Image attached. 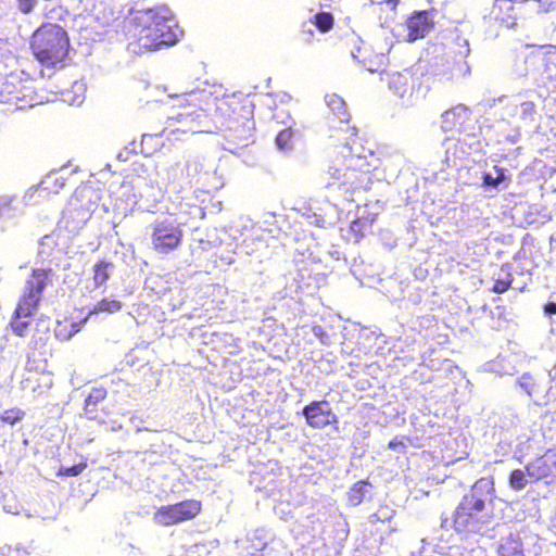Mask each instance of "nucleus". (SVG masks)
I'll return each instance as SVG.
<instances>
[{
	"instance_id": "nucleus-5",
	"label": "nucleus",
	"mask_w": 556,
	"mask_h": 556,
	"mask_svg": "<svg viewBox=\"0 0 556 556\" xmlns=\"http://www.w3.org/2000/svg\"><path fill=\"white\" fill-rule=\"evenodd\" d=\"M53 271L51 268L34 269L25 282L23 295L14 313V319L11 321L13 332L23 337L28 327V321L23 320L31 316L36 311L43 289L52 282Z\"/></svg>"
},
{
	"instance_id": "nucleus-12",
	"label": "nucleus",
	"mask_w": 556,
	"mask_h": 556,
	"mask_svg": "<svg viewBox=\"0 0 556 556\" xmlns=\"http://www.w3.org/2000/svg\"><path fill=\"white\" fill-rule=\"evenodd\" d=\"M528 477L533 481H556V447L548 448L543 455L535 457L526 465Z\"/></svg>"
},
{
	"instance_id": "nucleus-36",
	"label": "nucleus",
	"mask_w": 556,
	"mask_h": 556,
	"mask_svg": "<svg viewBox=\"0 0 556 556\" xmlns=\"http://www.w3.org/2000/svg\"><path fill=\"white\" fill-rule=\"evenodd\" d=\"M23 417V412L21 409L12 408L3 412L1 419L2 421L14 425L16 421L21 420Z\"/></svg>"
},
{
	"instance_id": "nucleus-42",
	"label": "nucleus",
	"mask_w": 556,
	"mask_h": 556,
	"mask_svg": "<svg viewBox=\"0 0 556 556\" xmlns=\"http://www.w3.org/2000/svg\"><path fill=\"white\" fill-rule=\"evenodd\" d=\"M389 447L395 452L402 453L406 446L402 441L393 439L389 442Z\"/></svg>"
},
{
	"instance_id": "nucleus-47",
	"label": "nucleus",
	"mask_w": 556,
	"mask_h": 556,
	"mask_svg": "<svg viewBox=\"0 0 556 556\" xmlns=\"http://www.w3.org/2000/svg\"><path fill=\"white\" fill-rule=\"evenodd\" d=\"M549 377L552 380H556V365L549 370Z\"/></svg>"
},
{
	"instance_id": "nucleus-30",
	"label": "nucleus",
	"mask_w": 556,
	"mask_h": 556,
	"mask_svg": "<svg viewBox=\"0 0 556 556\" xmlns=\"http://www.w3.org/2000/svg\"><path fill=\"white\" fill-rule=\"evenodd\" d=\"M516 383L530 397H533L538 393L539 386L530 374H523L517 379Z\"/></svg>"
},
{
	"instance_id": "nucleus-40",
	"label": "nucleus",
	"mask_w": 556,
	"mask_h": 556,
	"mask_svg": "<svg viewBox=\"0 0 556 556\" xmlns=\"http://www.w3.org/2000/svg\"><path fill=\"white\" fill-rule=\"evenodd\" d=\"M52 384H53V380H52L51 375H49V374L42 375L40 378V381L38 383V387L34 388L33 390H34V392L38 391V394H41L45 391L49 390L52 387Z\"/></svg>"
},
{
	"instance_id": "nucleus-32",
	"label": "nucleus",
	"mask_w": 556,
	"mask_h": 556,
	"mask_svg": "<svg viewBox=\"0 0 556 556\" xmlns=\"http://www.w3.org/2000/svg\"><path fill=\"white\" fill-rule=\"evenodd\" d=\"M527 470L523 471L521 469H515L510 472L509 476V485L514 490H522L527 484Z\"/></svg>"
},
{
	"instance_id": "nucleus-48",
	"label": "nucleus",
	"mask_w": 556,
	"mask_h": 556,
	"mask_svg": "<svg viewBox=\"0 0 556 556\" xmlns=\"http://www.w3.org/2000/svg\"><path fill=\"white\" fill-rule=\"evenodd\" d=\"M370 520H371V521H375V520H379V518L377 517V515H376V514H372V515L370 516Z\"/></svg>"
},
{
	"instance_id": "nucleus-24",
	"label": "nucleus",
	"mask_w": 556,
	"mask_h": 556,
	"mask_svg": "<svg viewBox=\"0 0 556 556\" xmlns=\"http://www.w3.org/2000/svg\"><path fill=\"white\" fill-rule=\"evenodd\" d=\"M106 397V390L103 388H94L91 390L89 395L85 401V412L89 419H97V409L96 406L98 403L103 401Z\"/></svg>"
},
{
	"instance_id": "nucleus-49",
	"label": "nucleus",
	"mask_w": 556,
	"mask_h": 556,
	"mask_svg": "<svg viewBox=\"0 0 556 556\" xmlns=\"http://www.w3.org/2000/svg\"><path fill=\"white\" fill-rule=\"evenodd\" d=\"M4 509L8 511V513H12V514H17V511H13L11 508H9L8 506H4Z\"/></svg>"
},
{
	"instance_id": "nucleus-43",
	"label": "nucleus",
	"mask_w": 556,
	"mask_h": 556,
	"mask_svg": "<svg viewBox=\"0 0 556 556\" xmlns=\"http://www.w3.org/2000/svg\"><path fill=\"white\" fill-rule=\"evenodd\" d=\"M71 328H72V329H71V331L68 332V334H67V336H63L61 331H58V332H56V336H58V337H63V339H70V338H72L75 333H77V332L79 331V329H78V327H77V325H76L75 323H72V324H71Z\"/></svg>"
},
{
	"instance_id": "nucleus-27",
	"label": "nucleus",
	"mask_w": 556,
	"mask_h": 556,
	"mask_svg": "<svg viewBox=\"0 0 556 556\" xmlns=\"http://www.w3.org/2000/svg\"><path fill=\"white\" fill-rule=\"evenodd\" d=\"M113 264L109 262H99L93 267V282L96 287H101L110 278L113 271Z\"/></svg>"
},
{
	"instance_id": "nucleus-23",
	"label": "nucleus",
	"mask_w": 556,
	"mask_h": 556,
	"mask_svg": "<svg viewBox=\"0 0 556 556\" xmlns=\"http://www.w3.org/2000/svg\"><path fill=\"white\" fill-rule=\"evenodd\" d=\"M248 553L253 556L256 552L263 551L267 546L268 533L265 529H256L248 535Z\"/></svg>"
},
{
	"instance_id": "nucleus-13",
	"label": "nucleus",
	"mask_w": 556,
	"mask_h": 556,
	"mask_svg": "<svg viewBox=\"0 0 556 556\" xmlns=\"http://www.w3.org/2000/svg\"><path fill=\"white\" fill-rule=\"evenodd\" d=\"M302 414L307 425L315 429H321L337 421V416L327 401L312 402L303 408Z\"/></svg>"
},
{
	"instance_id": "nucleus-7",
	"label": "nucleus",
	"mask_w": 556,
	"mask_h": 556,
	"mask_svg": "<svg viewBox=\"0 0 556 556\" xmlns=\"http://www.w3.org/2000/svg\"><path fill=\"white\" fill-rule=\"evenodd\" d=\"M172 132H212L211 121L205 111L194 103H187L173 110L167 116L166 127Z\"/></svg>"
},
{
	"instance_id": "nucleus-29",
	"label": "nucleus",
	"mask_w": 556,
	"mask_h": 556,
	"mask_svg": "<svg viewBox=\"0 0 556 556\" xmlns=\"http://www.w3.org/2000/svg\"><path fill=\"white\" fill-rule=\"evenodd\" d=\"M122 303L115 299H102L89 311V316L99 313L113 314L122 309Z\"/></svg>"
},
{
	"instance_id": "nucleus-19",
	"label": "nucleus",
	"mask_w": 556,
	"mask_h": 556,
	"mask_svg": "<svg viewBox=\"0 0 556 556\" xmlns=\"http://www.w3.org/2000/svg\"><path fill=\"white\" fill-rule=\"evenodd\" d=\"M462 41V49L458 52L459 59L455 60L451 66H448L447 72H444L442 75L447 80H453L456 78H459L462 76H465L469 72V66L467 62L465 61V58L469 54V43L466 39H459Z\"/></svg>"
},
{
	"instance_id": "nucleus-4",
	"label": "nucleus",
	"mask_w": 556,
	"mask_h": 556,
	"mask_svg": "<svg viewBox=\"0 0 556 556\" xmlns=\"http://www.w3.org/2000/svg\"><path fill=\"white\" fill-rule=\"evenodd\" d=\"M31 49L36 59L47 67H62L70 50L66 30L56 24H45L33 35Z\"/></svg>"
},
{
	"instance_id": "nucleus-31",
	"label": "nucleus",
	"mask_w": 556,
	"mask_h": 556,
	"mask_svg": "<svg viewBox=\"0 0 556 556\" xmlns=\"http://www.w3.org/2000/svg\"><path fill=\"white\" fill-rule=\"evenodd\" d=\"M313 23L321 33H326L333 26V16L328 12H319L315 14Z\"/></svg>"
},
{
	"instance_id": "nucleus-3",
	"label": "nucleus",
	"mask_w": 556,
	"mask_h": 556,
	"mask_svg": "<svg viewBox=\"0 0 556 556\" xmlns=\"http://www.w3.org/2000/svg\"><path fill=\"white\" fill-rule=\"evenodd\" d=\"M129 34L140 50H157L177 42L181 34L170 9L160 5L137 11L129 20Z\"/></svg>"
},
{
	"instance_id": "nucleus-28",
	"label": "nucleus",
	"mask_w": 556,
	"mask_h": 556,
	"mask_svg": "<svg viewBox=\"0 0 556 556\" xmlns=\"http://www.w3.org/2000/svg\"><path fill=\"white\" fill-rule=\"evenodd\" d=\"M371 485L367 481L356 482L349 492V502L353 506H357L362 503L366 494L369 493Z\"/></svg>"
},
{
	"instance_id": "nucleus-8",
	"label": "nucleus",
	"mask_w": 556,
	"mask_h": 556,
	"mask_svg": "<svg viewBox=\"0 0 556 556\" xmlns=\"http://www.w3.org/2000/svg\"><path fill=\"white\" fill-rule=\"evenodd\" d=\"M510 74L515 78L528 77L535 85L545 84L552 78L546 56L540 51H522L516 54Z\"/></svg>"
},
{
	"instance_id": "nucleus-34",
	"label": "nucleus",
	"mask_w": 556,
	"mask_h": 556,
	"mask_svg": "<svg viewBox=\"0 0 556 556\" xmlns=\"http://www.w3.org/2000/svg\"><path fill=\"white\" fill-rule=\"evenodd\" d=\"M53 245L54 239L52 236H45L41 238L39 241L38 255L42 261H47L50 257Z\"/></svg>"
},
{
	"instance_id": "nucleus-20",
	"label": "nucleus",
	"mask_w": 556,
	"mask_h": 556,
	"mask_svg": "<svg viewBox=\"0 0 556 556\" xmlns=\"http://www.w3.org/2000/svg\"><path fill=\"white\" fill-rule=\"evenodd\" d=\"M496 556H525L523 544L519 533L510 532L500 540Z\"/></svg>"
},
{
	"instance_id": "nucleus-44",
	"label": "nucleus",
	"mask_w": 556,
	"mask_h": 556,
	"mask_svg": "<svg viewBox=\"0 0 556 556\" xmlns=\"http://www.w3.org/2000/svg\"><path fill=\"white\" fill-rule=\"evenodd\" d=\"M372 4H382L388 3L391 5L392 9L396 7L397 0H370Z\"/></svg>"
},
{
	"instance_id": "nucleus-45",
	"label": "nucleus",
	"mask_w": 556,
	"mask_h": 556,
	"mask_svg": "<svg viewBox=\"0 0 556 556\" xmlns=\"http://www.w3.org/2000/svg\"><path fill=\"white\" fill-rule=\"evenodd\" d=\"M545 313L548 315L556 314V303H547L545 305Z\"/></svg>"
},
{
	"instance_id": "nucleus-14",
	"label": "nucleus",
	"mask_w": 556,
	"mask_h": 556,
	"mask_svg": "<svg viewBox=\"0 0 556 556\" xmlns=\"http://www.w3.org/2000/svg\"><path fill=\"white\" fill-rule=\"evenodd\" d=\"M433 18L428 11L415 12L406 23L407 26V40L415 41L426 37L433 28Z\"/></svg>"
},
{
	"instance_id": "nucleus-15",
	"label": "nucleus",
	"mask_w": 556,
	"mask_h": 556,
	"mask_svg": "<svg viewBox=\"0 0 556 556\" xmlns=\"http://www.w3.org/2000/svg\"><path fill=\"white\" fill-rule=\"evenodd\" d=\"M518 9L514 0H495L490 11L489 18L501 26L511 28L517 21Z\"/></svg>"
},
{
	"instance_id": "nucleus-35",
	"label": "nucleus",
	"mask_w": 556,
	"mask_h": 556,
	"mask_svg": "<svg viewBox=\"0 0 556 556\" xmlns=\"http://www.w3.org/2000/svg\"><path fill=\"white\" fill-rule=\"evenodd\" d=\"M291 138L292 130L291 128L283 129L279 131L276 137V146L280 151H289L291 149Z\"/></svg>"
},
{
	"instance_id": "nucleus-37",
	"label": "nucleus",
	"mask_w": 556,
	"mask_h": 556,
	"mask_svg": "<svg viewBox=\"0 0 556 556\" xmlns=\"http://www.w3.org/2000/svg\"><path fill=\"white\" fill-rule=\"evenodd\" d=\"M38 4V0H15L17 10L23 14H30Z\"/></svg>"
},
{
	"instance_id": "nucleus-16",
	"label": "nucleus",
	"mask_w": 556,
	"mask_h": 556,
	"mask_svg": "<svg viewBox=\"0 0 556 556\" xmlns=\"http://www.w3.org/2000/svg\"><path fill=\"white\" fill-rule=\"evenodd\" d=\"M325 102L333 117L337 118L339 123V127L330 125V128L338 132H349L352 128L349 126L350 113L346 110V103L343 98L337 93L326 94Z\"/></svg>"
},
{
	"instance_id": "nucleus-2",
	"label": "nucleus",
	"mask_w": 556,
	"mask_h": 556,
	"mask_svg": "<svg viewBox=\"0 0 556 556\" xmlns=\"http://www.w3.org/2000/svg\"><path fill=\"white\" fill-rule=\"evenodd\" d=\"M495 500L494 481L492 478H481L463 495L453 520L442 518V528L452 526L456 532L480 533L489 527L493 517Z\"/></svg>"
},
{
	"instance_id": "nucleus-21",
	"label": "nucleus",
	"mask_w": 556,
	"mask_h": 556,
	"mask_svg": "<svg viewBox=\"0 0 556 556\" xmlns=\"http://www.w3.org/2000/svg\"><path fill=\"white\" fill-rule=\"evenodd\" d=\"M23 212V203L20 198L0 197V219H11Z\"/></svg>"
},
{
	"instance_id": "nucleus-38",
	"label": "nucleus",
	"mask_w": 556,
	"mask_h": 556,
	"mask_svg": "<svg viewBox=\"0 0 556 556\" xmlns=\"http://www.w3.org/2000/svg\"><path fill=\"white\" fill-rule=\"evenodd\" d=\"M505 275H506V277H501L500 276L495 280V283H494V287H493V291L494 292H496V293H504L510 287V285H511V279L509 278L510 274L506 273Z\"/></svg>"
},
{
	"instance_id": "nucleus-6",
	"label": "nucleus",
	"mask_w": 556,
	"mask_h": 556,
	"mask_svg": "<svg viewBox=\"0 0 556 556\" xmlns=\"http://www.w3.org/2000/svg\"><path fill=\"white\" fill-rule=\"evenodd\" d=\"M99 200V193L93 187H78L63 211L60 227L65 228L70 233H77L90 219Z\"/></svg>"
},
{
	"instance_id": "nucleus-11",
	"label": "nucleus",
	"mask_w": 556,
	"mask_h": 556,
	"mask_svg": "<svg viewBox=\"0 0 556 556\" xmlns=\"http://www.w3.org/2000/svg\"><path fill=\"white\" fill-rule=\"evenodd\" d=\"M200 510V502L188 500L174 505L161 506L154 513L153 520L160 526H172L194 518Z\"/></svg>"
},
{
	"instance_id": "nucleus-17",
	"label": "nucleus",
	"mask_w": 556,
	"mask_h": 556,
	"mask_svg": "<svg viewBox=\"0 0 556 556\" xmlns=\"http://www.w3.org/2000/svg\"><path fill=\"white\" fill-rule=\"evenodd\" d=\"M504 116L517 119L522 125H531L535 121L536 105L533 101H515L504 108Z\"/></svg>"
},
{
	"instance_id": "nucleus-33",
	"label": "nucleus",
	"mask_w": 556,
	"mask_h": 556,
	"mask_svg": "<svg viewBox=\"0 0 556 556\" xmlns=\"http://www.w3.org/2000/svg\"><path fill=\"white\" fill-rule=\"evenodd\" d=\"M533 440V438H530L526 434L518 437L515 455H518L519 459L530 453V451L532 450L531 442Z\"/></svg>"
},
{
	"instance_id": "nucleus-1",
	"label": "nucleus",
	"mask_w": 556,
	"mask_h": 556,
	"mask_svg": "<svg viewBox=\"0 0 556 556\" xmlns=\"http://www.w3.org/2000/svg\"><path fill=\"white\" fill-rule=\"evenodd\" d=\"M343 134L344 143L328 168L332 181H327L326 187L336 186L345 193L348 201H354L351 193L363 188L365 180L368 179L367 174L378 167L379 159L372 149L357 142L355 128Z\"/></svg>"
},
{
	"instance_id": "nucleus-25",
	"label": "nucleus",
	"mask_w": 556,
	"mask_h": 556,
	"mask_svg": "<svg viewBox=\"0 0 556 556\" xmlns=\"http://www.w3.org/2000/svg\"><path fill=\"white\" fill-rule=\"evenodd\" d=\"M506 179L505 169L494 166L493 170L483 174L482 182L486 190H492L498 189Z\"/></svg>"
},
{
	"instance_id": "nucleus-50",
	"label": "nucleus",
	"mask_w": 556,
	"mask_h": 556,
	"mask_svg": "<svg viewBox=\"0 0 556 556\" xmlns=\"http://www.w3.org/2000/svg\"><path fill=\"white\" fill-rule=\"evenodd\" d=\"M81 102H83V99L75 101L76 104H80Z\"/></svg>"
},
{
	"instance_id": "nucleus-10",
	"label": "nucleus",
	"mask_w": 556,
	"mask_h": 556,
	"mask_svg": "<svg viewBox=\"0 0 556 556\" xmlns=\"http://www.w3.org/2000/svg\"><path fill=\"white\" fill-rule=\"evenodd\" d=\"M151 227L152 244L157 252L168 253L180 244L182 231L174 218L156 219Z\"/></svg>"
},
{
	"instance_id": "nucleus-18",
	"label": "nucleus",
	"mask_w": 556,
	"mask_h": 556,
	"mask_svg": "<svg viewBox=\"0 0 556 556\" xmlns=\"http://www.w3.org/2000/svg\"><path fill=\"white\" fill-rule=\"evenodd\" d=\"M470 110L464 104H457L442 114L441 128L444 131H453L463 126L469 118Z\"/></svg>"
},
{
	"instance_id": "nucleus-22",
	"label": "nucleus",
	"mask_w": 556,
	"mask_h": 556,
	"mask_svg": "<svg viewBox=\"0 0 556 556\" xmlns=\"http://www.w3.org/2000/svg\"><path fill=\"white\" fill-rule=\"evenodd\" d=\"M65 180L62 169L52 172L40 181L38 188L48 193H59L65 186Z\"/></svg>"
},
{
	"instance_id": "nucleus-26",
	"label": "nucleus",
	"mask_w": 556,
	"mask_h": 556,
	"mask_svg": "<svg viewBox=\"0 0 556 556\" xmlns=\"http://www.w3.org/2000/svg\"><path fill=\"white\" fill-rule=\"evenodd\" d=\"M186 175L187 177L193 179L201 174L208 173V168L205 165V159L201 156H191L186 162Z\"/></svg>"
},
{
	"instance_id": "nucleus-41",
	"label": "nucleus",
	"mask_w": 556,
	"mask_h": 556,
	"mask_svg": "<svg viewBox=\"0 0 556 556\" xmlns=\"http://www.w3.org/2000/svg\"><path fill=\"white\" fill-rule=\"evenodd\" d=\"M38 191H42V190L40 188H38V186L33 187V188L28 189L22 198H20V200L23 203V208L28 204H35L37 202L34 200V197H35V193H37Z\"/></svg>"
},
{
	"instance_id": "nucleus-9",
	"label": "nucleus",
	"mask_w": 556,
	"mask_h": 556,
	"mask_svg": "<svg viewBox=\"0 0 556 556\" xmlns=\"http://www.w3.org/2000/svg\"><path fill=\"white\" fill-rule=\"evenodd\" d=\"M387 79L389 89L397 96L406 106L416 104L425 97L420 78L414 76L409 71L388 74Z\"/></svg>"
},
{
	"instance_id": "nucleus-51",
	"label": "nucleus",
	"mask_w": 556,
	"mask_h": 556,
	"mask_svg": "<svg viewBox=\"0 0 556 556\" xmlns=\"http://www.w3.org/2000/svg\"><path fill=\"white\" fill-rule=\"evenodd\" d=\"M357 222L353 223L352 228L354 229L357 226Z\"/></svg>"
},
{
	"instance_id": "nucleus-39",
	"label": "nucleus",
	"mask_w": 556,
	"mask_h": 556,
	"mask_svg": "<svg viewBox=\"0 0 556 556\" xmlns=\"http://www.w3.org/2000/svg\"><path fill=\"white\" fill-rule=\"evenodd\" d=\"M86 467V463H79L73 466L61 467L60 473L66 477H76L80 475Z\"/></svg>"
},
{
	"instance_id": "nucleus-46",
	"label": "nucleus",
	"mask_w": 556,
	"mask_h": 556,
	"mask_svg": "<svg viewBox=\"0 0 556 556\" xmlns=\"http://www.w3.org/2000/svg\"><path fill=\"white\" fill-rule=\"evenodd\" d=\"M220 260L225 262L227 265H231L235 263V257L231 255L220 256Z\"/></svg>"
}]
</instances>
